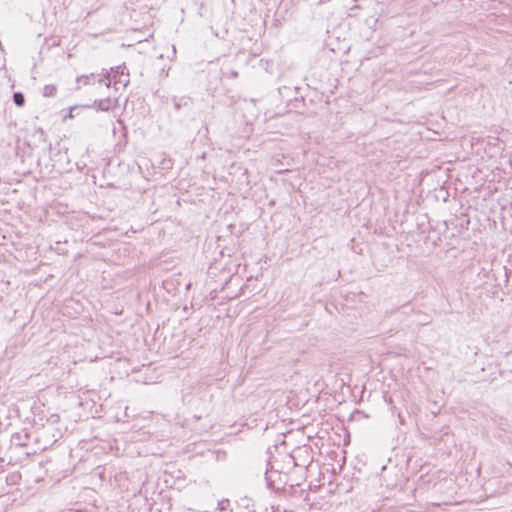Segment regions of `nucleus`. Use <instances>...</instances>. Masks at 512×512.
<instances>
[{
    "label": "nucleus",
    "instance_id": "1",
    "mask_svg": "<svg viewBox=\"0 0 512 512\" xmlns=\"http://www.w3.org/2000/svg\"><path fill=\"white\" fill-rule=\"evenodd\" d=\"M283 483H284V485L281 487V489L284 492H288L289 494L296 496V497L297 496L301 497L306 492V490H308L309 492H316L322 486L321 484L313 485L312 482H297L296 485L290 484L287 487V482H283ZM275 484H276V482H266L268 489L279 490L280 487H277Z\"/></svg>",
    "mask_w": 512,
    "mask_h": 512
},
{
    "label": "nucleus",
    "instance_id": "2",
    "mask_svg": "<svg viewBox=\"0 0 512 512\" xmlns=\"http://www.w3.org/2000/svg\"><path fill=\"white\" fill-rule=\"evenodd\" d=\"M98 83L99 85H105L107 89L110 88L111 85V78L110 73L106 72L102 76L100 74L91 73L89 75H81L77 77L76 83H77V89L81 88V85H90Z\"/></svg>",
    "mask_w": 512,
    "mask_h": 512
},
{
    "label": "nucleus",
    "instance_id": "3",
    "mask_svg": "<svg viewBox=\"0 0 512 512\" xmlns=\"http://www.w3.org/2000/svg\"><path fill=\"white\" fill-rule=\"evenodd\" d=\"M174 108L176 111H180L181 109H185L186 111H191L194 105V101L189 96L182 97H173L172 98Z\"/></svg>",
    "mask_w": 512,
    "mask_h": 512
},
{
    "label": "nucleus",
    "instance_id": "4",
    "mask_svg": "<svg viewBox=\"0 0 512 512\" xmlns=\"http://www.w3.org/2000/svg\"><path fill=\"white\" fill-rule=\"evenodd\" d=\"M115 101L110 97H105L103 99L95 100L91 107L95 108L98 111H110L114 108Z\"/></svg>",
    "mask_w": 512,
    "mask_h": 512
},
{
    "label": "nucleus",
    "instance_id": "5",
    "mask_svg": "<svg viewBox=\"0 0 512 512\" xmlns=\"http://www.w3.org/2000/svg\"><path fill=\"white\" fill-rule=\"evenodd\" d=\"M265 462L266 464L264 468V475L266 481L272 480V473H277L279 476L281 475V472L274 470V465L272 462H269L267 460H265Z\"/></svg>",
    "mask_w": 512,
    "mask_h": 512
},
{
    "label": "nucleus",
    "instance_id": "6",
    "mask_svg": "<svg viewBox=\"0 0 512 512\" xmlns=\"http://www.w3.org/2000/svg\"><path fill=\"white\" fill-rule=\"evenodd\" d=\"M13 102L18 107H23L25 105V96L22 92H14L13 93Z\"/></svg>",
    "mask_w": 512,
    "mask_h": 512
},
{
    "label": "nucleus",
    "instance_id": "7",
    "mask_svg": "<svg viewBox=\"0 0 512 512\" xmlns=\"http://www.w3.org/2000/svg\"><path fill=\"white\" fill-rule=\"evenodd\" d=\"M56 92H57V88L55 85H46L43 88V95L45 97H53L56 95Z\"/></svg>",
    "mask_w": 512,
    "mask_h": 512
},
{
    "label": "nucleus",
    "instance_id": "8",
    "mask_svg": "<svg viewBox=\"0 0 512 512\" xmlns=\"http://www.w3.org/2000/svg\"><path fill=\"white\" fill-rule=\"evenodd\" d=\"M230 507V500L229 499H222L218 501V509L220 511H226Z\"/></svg>",
    "mask_w": 512,
    "mask_h": 512
},
{
    "label": "nucleus",
    "instance_id": "9",
    "mask_svg": "<svg viewBox=\"0 0 512 512\" xmlns=\"http://www.w3.org/2000/svg\"><path fill=\"white\" fill-rule=\"evenodd\" d=\"M401 309H402V312L407 314V315H410L411 313H415L416 312V310L413 307H411L409 304L403 305L401 307Z\"/></svg>",
    "mask_w": 512,
    "mask_h": 512
},
{
    "label": "nucleus",
    "instance_id": "10",
    "mask_svg": "<svg viewBox=\"0 0 512 512\" xmlns=\"http://www.w3.org/2000/svg\"><path fill=\"white\" fill-rule=\"evenodd\" d=\"M423 316H424V318L419 319V320L417 321V324L425 325V324H428V323H429L428 316H427V315H423Z\"/></svg>",
    "mask_w": 512,
    "mask_h": 512
},
{
    "label": "nucleus",
    "instance_id": "11",
    "mask_svg": "<svg viewBox=\"0 0 512 512\" xmlns=\"http://www.w3.org/2000/svg\"><path fill=\"white\" fill-rule=\"evenodd\" d=\"M304 500H305L306 502H309V501H310L309 492H308V493H306V495H305V497H304Z\"/></svg>",
    "mask_w": 512,
    "mask_h": 512
},
{
    "label": "nucleus",
    "instance_id": "12",
    "mask_svg": "<svg viewBox=\"0 0 512 512\" xmlns=\"http://www.w3.org/2000/svg\"><path fill=\"white\" fill-rule=\"evenodd\" d=\"M97 476H98L99 478H101V479H104V475L102 474V472H99V473L97 474Z\"/></svg>",
    "mask_w": 512,
    "mask_h": 512
},
{
    "label": "nucleus",
    "instance_id": "13",
    "mask_svg": "<svg viewBox=\"0 0 512 512\" xmlns=\"http://www.w3.org/2000/svg\"><path fill=\"white\" fill-rule=\"evenodd\" d=\"M333 484H335V482H332V481H329V482H328V485H329V486H332Z\"/></svg>",
    "mask_w": 512,
    "mask_h": 512
}]
</instances>
